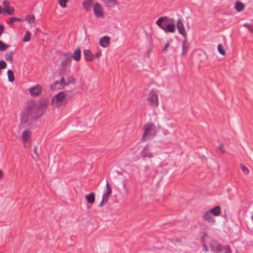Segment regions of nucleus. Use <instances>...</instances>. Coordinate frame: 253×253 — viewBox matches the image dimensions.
Segmentation results:
<instances>
[{"mask_svg":"<svg viewBox=\"0 0 253 253\" xmlns=\"http://www.w3.org/2000/svg\"><path fill=\"white\" fill-rule=\"evenodd\" d=\"M49 100L44 98L38 102L30 101L27 103L26 108L21 112L20 125L27 123L30 119H37L41 117L47 109Z\"/></svg>","mask_w":253,"mask_h":253,"instance_id":"nucleus-1","label":"nucleus"},{"mask_svg":"<svg viewBox=\"0 0 253 253\" xmlns=\"http://www.w3.org/2000/svg\"><path fill=\"white\" fill-rule=\"evenodd\" d=\"M67 102L66 92L65 91H60L51 97L50 105L54 110H62L66 106Z\"/></svg>","mask_w":253,"mask_h":253,"instance_id":"nucleus-2","label":"nucleus"},{"mask_svg":"<svg viewBox=\"0 0 253 253\" xmlns=\"http://www.w3.org/2000/svg\"><path fill=\"white\" fill-rule=\"evenodd\" d=\"M156 133L157 128L155 125L152 123L147 124L144 126V132L142 138L144 141H147L155 136Z\"/></svg>","mask_w":253,"mask_h":253,"instance_id":"nucleus-3","label":"nucleus"},{"mask_svg":"<svg viewBox=\"0 0 253 253\" xmlns=\"http://www.w3.org/2000/svg\"><path fill=\"white\" fill-rule=\"evenodd\" d=\"M22 143L25 148L29 147L31 143L32 131L29 128L24 129L20 136Z\"/></svg>","mask_w":253,"mask_h":253,"instance_id":"nucleus-4","label":"nucleus"},{"mask_svg":"<svg viewBox=\"0 0 253 253\" xmlns=\"http://www.w3.org/2000/svg\"><path fill=\"white\" fill-rule=\"evenodd\" d=\"M146 101L150 106L153 107H158L159 105L158 93L154 90H150L146 98Z\"/></svg>","mask_w":253,"mask_h":253,"instance_id":"nucleus-5","label":"nucleus"},{"mask_svg":"<svg viewBox=\"0 0 253 253\" xmlns=\"http://www.w3.org/2000/svg\"><path fill=\"white\" fill-rule=\"evenodd\" d=\"M106 191L103 193L102 200L99 205V207H103L108 203L109 199L112 194V189L108 182H106Z\"/></svg>","mask_w":253,"mask_h":253,"instance_id":"nucleus-6","label":"nucleus"},{"mask_svg":"<svg viewBox=\"0 0 253 253\" xmlns=\"http://www.w3.org/2000/svg\"><path fill=\"white\" fill-rule=\"evenodd\" d=\"M43 87L40 84L34 85L28 89L29 93L32 97H37L41 95Z\"/></svg>","mask_w":253,"mask_h":253,"instance_id":"nucleus-7","label":"nucleus"},{"mask_svg":"<svg viewBox=\"0 0 253 253\" xmlns=\"http://www.w3.org/2000/svg\"><path fill=\"white\" fill-rule=\"evenodd\" d=\"M93 10L95 16L97 18L103 17L104 15L102 6L98 3H95L93 6Z\"/></svg>","mask_w":253,"mask_h":253,"instance_id":"nucleus-8","label":"nucleus"},{"mask_svg":"<svg viewBox=\"0 0 253 253\" xmlns=\"http://www.w3.org/2000/svg\"><path fill=\"white\" fill-rule=\"evenodd\" d=\"M141 155L144 160L153 158V153L150 150L148 146H146L144 147L141 152Z\"/></svg>","mask_w":253,"mask_h":253,"instance_id":"nucleus-9","label":"nucleus"},{"mask_svg":"<svg viewBox=\"0 0 253 253\" xmlns=\"http://www.w3.org/2000/svg\"><path fill=\"white\" fill-rule=\"evenodd\" d=\"M176 27L180 34L184 37H186L187 32L185 29L184 25L180 19H178L176 23Z\"/></svg>","mask_w":253,"mask_h":253,"instance_id":"nucleus-10","label":"nucleus"},{"mask_svg":"<svg viewBox=\"0 0 253 253\" xmlns=\"http://www.w3.org/2000/svg\"><path fill=\"white\" fill-rule=\"evenodd\" d=\"M3 10L9 15H13L14 13L15 9L13 7L9 6V2L7 0H4L2 2Z\"/></svg>","mask_w":253,"mask_h":253,"instance_id":"nucleus-11","label":"nucleus"},{"mask_svg":"<svg viewBox=\"0 0 253 253\" xmlns=\"http://www.w3.org/2000/svg\"><path fill=\"white\" fill-rule=\"evenodd\" d=\"M110 39L107 36L102 37L99 40V44L103 48L108 47L110 45Z\"/></svg>","mask_w":253,"mask_h":253,"instance_id":"nucleus-12","label":"nucleus"},{"mask_svg":"<svg viewBox=\"0 0 253 253\" xmlns=\"http://www.w3.org/2000/svg\"><path fill=\"white\" fill-rule=\"evenodd\" d=\"M71 60V56L68 54H65L61 61V67L64 69L68 66Z\"/></svg>","mask_w":253,"mask_h":253,"instance_id":"nucleus-13","label":"nucleus"},{"mask_svg":"<svg viewBox=\"0 0 253 253\" xmlns=\"http://www.w3.org/2000/svg\"><path fill=\"white\" fill-rule=\"evenodd\" d=\"M83 54L86 61L91 62L94 59V55L89 49H84L83 51Z\"/></svg>","mask_w":253,"mask_h":253,"instance_id":"nucleus-14","label":"nucleus"},{"mask_svg":"<svg viewBox=\"0 0 253 253\" xmlns=\"http://www.w3.org/2000/svg\"><path fill=\"white\" fill-rule=\"evenodd\" d=\"M203 217L205 220L209 223H213L215 222V219L214 218L213 215L208 211H206L204 213Z\"/></svg>","mask_w":253,"mask_h":253,"instance_id":"nucleus-15","label":"nucleus"},{"mask_svg":"<svg viewBox=\"0 0 253 253\" xmlns=\"http://www.w3.org/2000/svg\"><path fill=\"white\" fill-rule=\"evenodd\" d=\"M84 198L88 204L92 205L95 202V193L90 192L88 194L85 195Z\"/></svg>","mask_w":253,"mask_h":253,"instance_id":"nucleus-16","label":"nucleus"},{"mask_svg":"<svg viewBox=\"0 0 253 253\" xmlns=\"http://www.w3.org/2000/svg\"><path fill=\"white\" fill-rule=\"evenodd\" d=\"M210 247L212 251L219 253L221 246L216 241L212 240L211 242Z\"/></svg>","mask_w":253,"mask_h":253,"instance_id":"nucleus-17","label":"nucleus"},{"mask_svg":"<svg viewBox=\"0 0 253 253\" xmlns=\"http://www.w3.org/2000/svg\"><path fill=\"white\" fill-rule=\"evenodd\" d=\"M189 44L188 42V41L186 39H185L182 43V52L181 53V55L182 56H184L186 54V53L189 49Z\"/></svg>","mask_w":253,"mask_h":253,"instance_id":"nucleus-18","label":"nucleus"},{"mask_svg":"<svg viewBox=\"0 0 253 253\" xmlns=\"http://www.w3.org/2000/svg\"><path fill=\"white\" fill-rule=\"evenodd\" d=\"M213 216H217L221 213V208L219 206H217L208 211Z\"/></svg>","mask_w":253,"mask_h":253,"instance_id":"nucleus-19","label":"nucleus"},{"mask_svg":"<svg viewBox=\"0 0 253 253\" xmlns=\"http://www.w3.org/2000/svg\"><path fill=\"white\" fill-rule=\"evenodd\" d=\"M163 30L167 33H174L175 31V25L172 23H169L167 25L166 27L164 28Z\"/></svg>","mask_w":253,"mask_h":253,"instance_id":"nucleus-20","label":"nucleus"},{"mask_svg":"<svg viewBox=\"0 0 253 253\" xmlns=\"http://www.w3.org/2000/svg\"><path fill=\"white\" fill-rule=\"evenodd\" d=\"M107 6L114 7L118 5L119 2L117 0H101Z\"/></svg>","mask_w":253,"mask_h":253,"instance_id":"nucleus-21","label":"nucleus"},{"mask_svg":"<svg viewBox=\"0 0 253 253\" xmlns=\"http://www.w3.org/2000/svg\"><path fill=\"white\" fill-rule=\"evenodd\" d=\"M245 4L241 1H237L235 2L234 8L237 12L242 11L245 8Z\"/></svg>","mask_w":253,"mask_h":253,"instance_id":"nucleus-22","label":"nucleus"},{"mask_svg":"<svg viewBox=\"0 0 253 253\" xmlns=\"http://www.w3.org/2000/svg\"><path fill=\"white\" fill-rule=\"evenodd\" d=\"M94 0H85L83 2L84 9L86 11L90 10V6Z\"/></svg>","mask_w":253,"mask_h":253,"instance_id":"nucleus-23","label":"nucleus"},{"mask_svg":"<svg viewBox=\"0 0 253 253\" xmlns=\"http://www.w3.org/2000/svg\"><path fill=\"white\" fill-rule=\"evenodd\" d=\"M25 20L29 23V24H33L35 23L36 20V17L35 15L33 14H28L26 16Z\"/></svg>","mask_w":253,"mask_h":253,"instance_id":"nucleus-24","label":"nucleus"},{"mask_svg":"<svg viewBox=\"0 0 253 253\" xmlns=\"http://www.w3.org/2000/svg\"><path fill=\"white\" fill-rule=\"evenodd\" d=\"M73 58L76 61L80 60L81 58V50L79 48H78L74 51Z\"/></svg>","mask_w":253,"mask_h":253,"instance_id":"nucleus-25","label":"nucleus"},{"mask_svg":"<svg viewBox=\"0 0 253 253\" xmlns=\"http://www.w3.org/2000/svg\"><path fill=\"white\" fill-rule=\"evenodd\" d=\"M167 17H161L156 21V24L162 30H163L164 27L162 26V23L165 20Z\"/></svg>","mask_w":253,"mask_h":253,"instance_id":"nucleus-26","label":"nucleus"},{"mask_svg":"<svg viewBox=\"0 0 253 253\" xmlns=\"http://www.w3.org/2000/svg\"><path fill=\"white\" fill-rule=\"evenodd\" d=\"M7 76L9 82H13L14 81L15 78L14 76V73L11 70H8Z\"/></svg>","mask_w":253,"mask_h":253,"instance_id":"nucleus-27","label":"nucleus"},{"mask_svg":"<svg viewBox=\"0 0 253 253\" xmlns=\"http://www.w3.org/2000/svg\"><path fill=\"white\" fill-rule=\"evenodd\" d=\"M231 249L228 246L221 247L219 253H230Z\"/></svg>","mask_w":253,"mask_h":253,"instance_id":"nucleus-28","label":"nucleus"},{"mask_svg":"<svg viewBox=\"0 0 253 253\" xmlns=\"http://www.w3.org/2000/svg\"><path fill=\"white\" fill-rule=\"evenodd\" d=\"M59 85V83H58V81H56V82L53 83L51 84V85H50V89L52 90H58V89H61V88L58 86Z\"/></svg>","mask_w":253,"mask_h":253,"instance_id":"nucleus-29","label":"nucleus"},{"mask_svg":"<svg viewBox=\"0 0 253 253\" xmlns=\"http://www.w3.org/2000/svg\"><path fill=\"white\" fill-rule=\"evenodd\" d=\"M240 167L243 172L245 174L248 175L250 173V169L243 164H240Z\"/></svg>","mask_w":253,"mask_h":253,"instance_id":"nucleus-30","label":"nucleus"},{"mask_svg":"<svg viewBox=\"0 0 253 253\" xmlns=\"http://www.w3.org/2000/svg\"><path fill=\"white\" fill-rule=\"evenodd\" d=\"M31 35L30 32L29 31H27L26 32L25 36L23 37V41L24 42H28L30 41L31 40Z\"/></svg>","mask_w":253,"mask_h":253,"instance_id":"nucleus-31","label":"nucleus"},{"mask_svg":"<svg viewBox=\"0 0 253 253\" xmlns=\"http://www.w3.org/2000/svg\"><path fill=\"white\" fill-rule=\"evenodd\" d=\"M58 83L60 86L62 87H64L65 86L68 85L69 84V83L66 82L64 78L63 77L61 78L59 81H58Z\"/></svg>","mask_w":253,"mask_h":253,"instance_id":"nucleus-32","label":"nucleus"},{"mask_svg":"<svg viewBox=\"0 0 253 253\" xmlns=\"http://www.w3.org/2000/svg\"><path fill=\"white\" fill-rule=\"evenodd\" d=\"M217 150L221 154H224L226 152L224 145L221 143L219 144L218 146L217 147Z\"/></svg>","mask_w":253,"mask_h":253,"instance_id":"nucleus-33","label":"nucleus"},{"mask_svg":"<svg viewBox=\"0 0 253 253\" xmlns=\"http://www.w3.org/2000/svg\"><path fill=\"white\" fill-rule=\"evenodd\" d=\"M9 47L8 45L0 41V50L4 51Z\"/></svg>","mask_w":253,"mask_h":253,"instance_id":"nucleus-34","label":"nucleus"},{"mask_svg":"<svg viewBox=\"0 0 253 253\" xmlns=\"http://www.w3.org/2000/svg\"><path fill=\"white\" fill-rule=\"evenodd\" d=\"M12 55L13 52H10L5 54V58L7 61L11 62L12 61Z\"/></svg>","mask_w":253,"mask_h":253,"instance_id":"nucleus-35","label":"nucleus"},{"mask_svg":"<svg viewBox=\"0 0 253 253\" xmlns=\"http://www.w3.org/2000/svg\"><path fill=\"white\" fill-rule=\"evenodd\" d=\"M217 50L219 53L222 55H225V52L224 50L223 45L221 44H219L217 46Z\"/></svg>","mask_w":253,"mask_h":253,"instance_id":"nucleus-36","label":"nucleus"},{"mask_svg":"<svg viewBox=\"0 0 253 253\" xmlns=\"http://www.w3.org/2000/svg\"><path fill=\"white\" fill-rule=\"evenodd\" d=\"M34 154L32 156V158L34 159L35 161H37L39 159V154L38 152L37 148L36 147H34Z\"/></svg>","mask_w":253,"mask_h":253,"instance_id":"nucleus-37","label":"nucleus"},{"mask_svg":"<svg viewBox=\"0 0 253 253\" xmlns=\"http://www.w3.org/2000/svg\"><path fill=\"white\" fill-rule=\"evenodd\" d=\"M68 1V0H59V3L62 7L65 8L67 6L66 3Z\"/></svg>","mask_w":253,"mask_h":253,"instance_id":"nucleus-38","label":"nucleus"},{"mask_svg":"<svg viewBox=\"0 0 253 253\" xmlns=\"http://www.w3.org/2000/svg\"><path fill=\"white\" fill-rule=\"evenodd\" d=\"M243 26L245 28H247L250 32H251V33L253 32V25H250L247 23H245L243 25Z\"/></svg>","mask_w":253,"mask_h":253,"instance_id":"nucleus-39","label":"nucleus"},{"mask_svg":"<svg viewBox=\"0 0 253 253\" xmlns=\"http://www.w3.org/2000/svg\"><path fill=\"white\" fill-rule=\"evenodd\" d=\"M6 67V63L4 61H0V70L1 69H5Z\"/></svg>","mask_w":253,"mask_h":253,"instance_id":"nucleus-40","label":"nucleus"},{"mask_svg":"<svg viewBox=\"0 0 253 253\" xmlns=\"http://www.w3.org/2000/svg\"><path fill=\"white\" fill-rule=\"evenodd\" d=\"M102 55V51L100 49L98 50L97 52L94 55V59L99 58Z\"/></svg>","mask_w":253,"mask_h":253,"instance_id":"nucleus-41","label":"nucleus"},{"mask_svg":"<svg viewBox=\"0 0 253 253\" xmlns=\"http://www.w3.org/2000/svg\"><path fill=\"white\" fill-rule=\"evenodd\" d=\"M15 22H16V17H12L10 18L8 24L10 25H12Z\"/></svg>","mask_w":253,"mask_h":253,"instance_id":"nucleus-42","label":"nucleus"},{"mask_svg":"<svg viewBox=\"0 0 253 253\" xmlns=\"http://www.w3.org/2000/svg\"><path fill=\"white\" fill-rule=\"evenodd\" d=\"M152 52V50L151 49H149L146 52V55L147 57H149Z\"/></svg>","mask_w":253,"mask_h":253,"instance_id":"nucleus-43","label":"nucleus"},{"mask_svg":"<svg viewBox=\"0 0 253 253\" xmlns=\"http://www.w3.org/2000/svg\"><path fill=\"white\" fill-rule=\"evenodd\" d=\"M203 247H204V250L205 252H207L208 251V246L205 244H203Z\"/></svg>","mask_w":253,"mask_h":253,"instance_id":"nucleus-44","label":"nucleus"},{"mask_svg":"<svg viewBox=\"0 0 253 253\" xmlns=\"http://www.w3.org/2000/svg\"><path fill=\"white\" fill-rule=\"evenodd\" d=\"M169 43H167L166 44V45H165V47H164V49H163V50H164V51H166L167 50L168 48V47H169Z\"/></svg>","mask_w":253,"mask_h":253,"instance_id":"nucleus-45","label":"nucleus"},{"mask_svg":"<svg viewBox=\"0 0 253 253\" xmlns=\"http://www.w3.org/2000/svg\"><path fill=\"white\" fill-rule=\"evenodd\" d=\"M4 176V173L3 171L1 169H0V179L3 178Z\"/></svg>","mask_w":253,"mask_h":253,"instance_id":"nucleus-46","label":"nucleus"},{"mask_svg":"<svg viewBox=\"0 0 253 253\" xmlns=\"http://www.w3.org/2000/svg\"><path fill=\"white\" fill-rule=\"evenodd\" d=\"M4 30V27L2 25H0V36Z\"/></svg>","mask_w":253,"mask_h":253,"instance_id":"nucleus-47","label":"nucleus"},{"mask_svg":"<svg viewBox=\"0 0 253 253\" xmlns=\"http://www.w3.org/2000/svg\"><path fill=\"white\" fill-rule=\"evenodd\" d=\"M69 83H72V84H75V80L74 79H72L71 81L70 82H69Z\"/></svg>","mask_w":253,"mask_h":253,"instance_id":"nucleus-48","label":"nucleus"},{"mask_svg":"<svg viewBox=\"0 0 253 253\" xmlns=\"http://www.w3.org/2000/svg\"><path fill=\"white\" fill-rule=\"evenodd\" d=\"M22 21V19L16 17V21L21 22Z\"/></svg>","mask_w":253,"mask_h":253,"instance_id":"nucleus-49","label":"nucleus"},{"mask_svg":"<svg viewBox=\"0 0 253 253\" xmlns=\"http://www.w3.org/2000/svg\"><path fill=\"white\" fill-rule=\"evenodd\" d=\"M1 10H2V9H1V6H0V13H1Z\"/></svg>","mask_w":253,"mask_h":253,"instance_id":"nucleus-50","label":"nucleus"},{"mask_svg":"<svg viewBox=\"0 0 253 253\" xmlns=\"http://www.w3.org/2000/svg\"><path fill=\"white\" fill-rule=\"evenodd\" d=\"M217 169H219V166L218 165H217Z\"/></svg>","mask_w":253,"mask_h":253,"instance_id":"nucleus-51","label":"nucleus"},{"mask_svg":"<svg viewBox=\"0 0 253 253\" xmlns=\"http://www.w3.org/2000/svg\"><path fill=\"white\" fill-rule=\"evenodd\" d=\"M148 169V167H146V168H145V169Z\"/></svg>","mask_w":253,"mask_h":253,"instance_id":"nucleus-52","label":"nucleus"},{"mask_svg":"<svg viewBox=\"0 0 253 253\" xmlns=\"http://www.w3.org/2000/svg\"><path fill=\"white\" fill-rule=\"evenodd\" d=\"M1 74V71H0V75Z\"/></svg>","mask_w":253,"mask_h":253,"instance_id":"nucleus-53","label":"nucleus"}]
</instances>
